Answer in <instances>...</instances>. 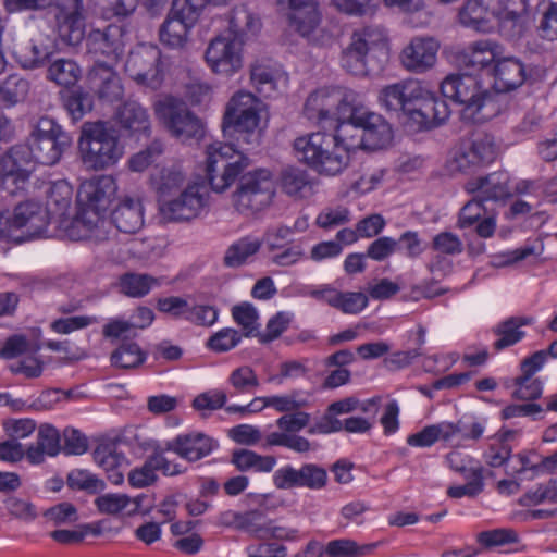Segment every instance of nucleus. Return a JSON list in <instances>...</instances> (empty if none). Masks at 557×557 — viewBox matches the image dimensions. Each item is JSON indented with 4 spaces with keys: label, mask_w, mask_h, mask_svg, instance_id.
Instances as JSON below:
<instances>
[{
    "label": "nucleus",
    "mask_w": 557,
    "mask_h": 557,
    "mask_svg": "<svg viewBox=\"0 0 557 557\" xmlns=\"http://www.w3.org/2000/svg\"><path fill=\"white\" fill-rule=\"evenodd\" d=\"M441 92L462 106L461 117L469 123L486 122L498 111L493 95L469 74L447 75L441 83Z\"/></svg>",
    "instance_id": "1"
},
{
    "label": "nucleus",
    "mask_w": 557,
    "mask_h": 557,
    "mask_svg": "<svg viewBox=\"0 0 557 557\" xmlns=\"http://www.w3.org/2000/svg\"><path fill=\"white\" fill-rule=\"evenodd\" d=\"M78 151L84 166L94 171L114 165L124 154L117 132L101 121L84 123Z\"/></svg>",
    "instance_id": "2"
},
{
    "label": "nucleus",
    "mask_w": 557,
    "mask_h": 557,
    "mask_svg": "<svg viewBox=\"0 0 557 557\" xmlns=\"http://www.w3.org/2000/svg\"><path fill=\"white\" fill-rule=\"evenodd\" d=\"M294 149L299 161L320 174L334 176L348 165V157L336 149L334 138L325 132L311 133L296 138Z\"/></svg>",
    "instance_id": "3"
},
{
    "label": "nucleus",
    "mask_w": 557,
    "mask_h": 557,
    "mask_svg": "<svg viewBox=\"0 0 557 557\" xmlns=\"http://www.w3.org/2000/svg\"><path fill=\"white\" fill-rule=\"evenodd\" d=\"M157 119L169 133L181 143L200 141L205 138L206 126L185 104L172 96H164L153 104Z\"/></svg>",
    "instance_id": "4"
},
{
    "label": "nucleus",
    "mask_w": 557,
    "mask_h": 557,
    "mask_svg": "<svg viewBox=\"0 0 557 557\" xmlns=\"http://www.w3.org/2000/svg\"><path fill=\"white\" fill-rule=\"evenodd\" d=\"M247 165V158L232 144L216 140L206 146V173L214 191L228 188Z\"/></svg>",
    "instance_id": "5"
},
{
    "label": "nucleus",
    "mask_w": 557,
    "mask_h": 557,
    "mask_svg": "<svg viewBox=\"0 0 557 557\" xmlns=\"http://www.w3.org/2000/svg\"><path fill=\"white\" fill-rule=\"evenodd\" d=\"M387 54V37L379 27H364L351 35L343 51L342 66L354 75H367L373 57Z\"/></svg>",
    "instance_id": "6"
},
{
    "label": "nucleus",
    "mask_w": 557,
    "mask_h": 557,
    "mask_svg": "<svg viewBox=\"0 0 557 557\" xmlns=\"http://www.w3.org/2000/svg\"><path fill=\"white\" fill-rule=\"evenodd\" d=\"M359 99L360 96L352 90L319 89L308 97L304 113L318 125L332 127L342 115H347L348 110H352L350 107L356 106Z\"/></svg>",
    "instance_id": "7"
},
{
    "label": "nucleus",
    "mask_w": 557,
    "mask_h": 557,
    "mask_svg": "<svg viewBox=\"0 0 557 557\" xmlns=\"http://www.w3.org/2000/svg\"><path fill=\"white\" fill-rule=\"evenodd\" d=\"M261 109L262 102L253 94L240 90L227 102L223 126L233 127L237 133L244 134L243 139L248 145H259Z\"/></svg>",
    "instance_id": "8"
},
{
    "label": "nucleus",
    "mask_w": 557,
    "mask_h": 557,
    "mask_svg": "<svg viewBox=\"0 0 557 557\" xmlns=\"http://www.w3.org/2000/svg\"><path fill=\"white\" fill-rule=\"evenodd\" d=\"M274 196V182L271 172L259 169L239 178L237 189L232 195L234 208L243 214H252L270 205Z\"/></svg>",
    "instance_id": "9"
},
{
    "label": "nucleus",
    "mask_w": 557,
    "mask_h": 557,
    "mask_svg": "<svg viewBox=\"0 0 557 557\" xmlns=\"http://www.w3.org/2000/svg\"><path fill=\"white\" fill-rule=\"evenodd\" d=\"M35 161L53 165L72 144V137L52 119L44 116L35 124L29 137Z\"/></svg>",
    "instance_id": "10"
},
{
    "label": "nucleus",
    "mask_w": 557,
    "mask_h": 557,
    "mask_svg": "<svg viewBox=\"0 0 557 557\" xmlns=\"http://www.w3.org/2000/svg\"><path fill=\"white\" fill-rule=\"evenodd\" d=\"M208 207L206 188L198 183H188L176 195L158 207L161 221L165 223L188 222L199 218Z\"/></svg>",
    "instance_id": "11"
},
{
    "label": "nucleus",
    "mask_w": 557,
    "mask_h": 557,
    "mask_svg": "<svg viewBox=\"0 0 557 557\" xmlns=\"http://www.w3.org/2000/svg\"><path fill=\"white\" fill-rule=\"evenodd\" d=\"M125 71L138 85L158 89L164 77L161 51L157 46L140 45L131 51Z\"/></svg>",
    "instance_id": "12"
},
{
    "label": "nucleus",
    "mask_w": 557,
    "mask_h": 557,
    "mask_svg": "<svg viewBox=\"0 0 557 557\" xmlns=\"http://www.w3.org/2000/svg\"><path fill=\"white\" fill-rule=\"evenodd\" d=\"M35 154L32 144L27 139L26 144H20L12 147L8 153L0 159V180L1 186L9 194L14 195L23 189L28 181L33 170Z\"/></svg>",
    "instance_id": "13"
},
{
    "label": "nucleus",
    "mask_w": 557,
    "mask_h": 557,
    "mask_svg": "<svg viewBox=\"0 0 557 557\" xmlns=\"http://www.w3.org/2000/svg\"><path fill=\"white\" fill-rule=\"evenodd\" d=\"M50 216L48 210L36 201H25L14 208L11 216L3 213L2 228L3 237L13 238L12 230H22V238L32 239L41 235L48 227Z\"/></svg>",
    "instance_id": "14"
},
{
    "label": "nucleus",
    "mask_w": 557,
    "mask_h": 557,
    "mask_svg": "<svg viewBox=\"0 0 557 557\" xmlns=\"http://www.w3.org/2000/svg\"><path fill=\"white\" fill-rule=\"evenodd\" d=\"M242 52L243 39L223 34L210 41L206 61L214 73L228 76L242 69Z\"/></svg>",
    "instance_id": "15"
},
{
    "label": "nucleus",
    "mask_w": 557,
    "mask_h": 557,
    "mask_svg": "<svg viewBox=\"0 0 557 557\" xmlns=\"http://www.w3.org/2000/svg\"><path fill=\"white\" fill-rule=\"evenodd\" d=\"M310 414L297 410L286 413L276 420V425L281 432H272L267 435L265 444L268 446H282L299 454L308 453L312 449V444L304 436L296 433L308 426Z\"/></svg>",
    "instance_id": "16"
},
{
    "label": "nucleus",
    "mask_w": 557,
    "mask_h": 557,
    "mask_svg": "<svg viewBox=\"0 0 557 557\" xmlns=\"http://www.w3.org/2000/svg\"><path fill=\"white\" fill-rule=\"evenodd\" d=\"M86 46L94 62L117 63L124 52V29L114 24L92 29L87 35Z\"/></svg>",
    "instance_id": "17"
},
{
    "label": "nucleus",
    "mask_w": 557,
    "mask_h": 557,
    "mask_svg": "<svg viewBox=\"0 0 557 557\" xmlns=\"http://www.w3.org/2000/svg\"><path fill=\"white\" fill-rule=\"evenodd\" d=\"M117 63L94 62L86 76V85L90 92L104 102L122 99L124 87L115 71Z\"/></svg>",
    "instance_id": "18"
},
{
    "label": "nucleus",
    "mask_w": 557,
    "mask_h": 557,
    "mask_svg": "<svg viewBox=\"0 0 557 557\" xmlns=\"http://www.w3.org/2000/svg\"><path fill=\"white\" fill-rule=\"evenodd\" d=\"M440 42L433 37H413L399 54L400 64L409 72L423 74L437 61Z\"/></svg>",
    "instance_id": "19"
},
{
    "label": "nucleus",
    "mask_w": 557,
    "mask_h": 557,
    "mask_svg": "<svg viewBox=\"0 0 557 557\" xmlns=\"http://www.w3.org/2000/svg\"><path fill=\"white\" fill-rule=\"evenodd\" d=\"M54 52L53 39L44 34H36L28 39H21L13 46V58L25 70L42 67Z\"/></svg>",
    "instance_id": "20"
},
{
    "label": "nucleus",
    "mask_w": 557,
    "mask_h": 557,
    "mask_svg": "<svg viewBox=\"0 0 557 557\" xmlns=\"http://www.w3.org/2000/svg\"><path fill=\"white\" fill-rule=\"evenodd\" d=\"M187 174L178 163L157 165L149 175V187L158 207L187 185Z\"/></svg>",
    "instance_id": "21"
},
{
    "label": "nucleus",
    "mask_w": 557,
    "mask_h": 557,
    "mask_svg": "<svg viewBox=\"0 0 557 557\" xmlns=\"http://www.w3.org/2000/svg\"><path fill=\"white\" fill-rule=\"evenodd\" d=\"M426 88L417 79H406L385 86L380 92V101L389 111H404L410 114Z\"/></svg>",
    "instance_id": "22"
},
{
    "label": "nucleus",
    "mask_w": 557,
    "mask_h": 557,
    "mask_svg": "<svg viewBox=\"0 0 557 557\" xmlns=\"http://www.w3.org/2000/svg\"><path fill=\"white\" fill-rule=\"evenodd\" d=\"M503 47L491 39H481L469 44L457 57L458 64L473 72L485 69L492 71L493 64L503 57Z\"/></svg>",
    "instance_id": "23"
},
{
    "label": "nucleus",
    "mask_w": 557,
    "mask_h": 557,
    "mask_svg": "<svg viewBox=\"0 0 557 557\" xmlns=\"http://www.w3.org/2000/svg\"><path fill=\"white\" fill-rule=\"evenodd\" d=\"M457 226L469 228L475 226V233L482 238H490L496 230V216L490 212L479 196L474 194L461 209L458 215Z\"/></svg>",
    "instance_id": "24"
},
{
    "label": "nucleus",
    "mask_w": 557,
    "mask_h": 557,
    "mask_svg": "<svg viewBox=\"0 0 557 557\" xmlns=\"http://www.w3.org/2000/svg\"><path fill=\"white\" fill-rule=\"evenodd\" d=\"M117 185L111 175H101L82 184L78 199L82 206L106 211L115 198Z\"/></svg>",
    "instance_id": "25"
},
{
    "label": "nucleus",
    "mask_w": 557,
    "mask_h": 557,
    "mask_svg": "<svg viewBox=\"0 0 557 557\" xmlns=\"http://www.w3.org/2000/svg\"><path fill=\"white\" fill-rule=\"evenodd\" d=\"M357 113L355 119L362 123L364 148L381 149L392 141L391 125L380 114L368 111L361 99Z\"/></svg>",
    "instance_id": "26"
},
{
    "label": "nucleus",
    "mask_w": 557,
    "mask_h": 557,
    "mask_svg": "<svg viewBox=\"0 0 557 557\" xmlns=\"http://www.w3.org/2000/svg\"><path fill=\"white\" fill-rule=\"evenodd\" d=\"M214 441L200 432L180 434L171 441H166V449L181 458L194 462L211 454Z\"/></svg>",
    "instance_id": "27"
},
{
    "label": "nucleus",
    "mask_w": 557,
    "mask_h": 557,
    "mask_svg": "<svg viewBox=\"0 0 557 557\" xmlns=\"http://www.w3.org/2000/svg\"><path fill=\"white\" fill-rule=\"evenodd\" d=\"M350 108L352 110H348L347 115H342L335 124L336 131L332 135L336 149L344 150L348 158L350 151L364 148L362 123L355 119L358 115L357 110L360 109V99Z\"/></svg>",
    "instance_id": "28"
},
{
    "label": "nucleus",
    "mask_w": 557,
    "mask_h": 557,
    "mask_svg": "<svg viewBox=\"0 0 557 557\" xmlns=\"http://www.w3.org/2000/svg\"><path fill=\"white\" fill-rule=\"evenodd\" d=\"M287 5L289 24L301 36L308 37L320 24L321 14L314 0H278Z\"/></svg>",
    "instance_id": "29"
},
{
    "label": "nucleus",
    "mask_w": 557,
    "mask_h": 557,
    "mask_svg": "<svg viewBox=\"0 0 557 557\" xmlns=\"http://www.w3.org/2000/svg\"><path fill=\"white\" fill-rule=\"evenodd\" d=\"M250 81L261 96L270 98L280 89L286 88L288 76L280 66L257 62L251 66Z\"/></svg>",
    "instance_id": "30"
},
{
    "label": "nucleus",
    "mask_w": 557,
    "mask_h": 557,
    "mask_svg": "<svg viewBox=\"0 0 557 557\" xmlns=\"http://www.w3.org/2000/svg\"><path fill=\"white\" fill-rule=\"evenodd\" d=\"M61 449L59 431L53 425L45 423L38 428L36 443L27 447L26 459L30 465H41L46 456L55 457Z\"/></svg>",
    "instance_id": "31"
},
{
    "label": "nucleus",
    "mask_w": 557,
    "mask_h": 557,
    "mask_svg": "<svg viewBox=\"0 0 557 557\" xmlns=\"http://www.w3.org/2000/svg\"><path fill=\"white\" fill-rule=\"evenodd\" d=\"M115 227L123 233L134 234L144 226V206L139 198L124 197L112 211Z\"/></svg>",
    "instance_id": "32"
},
{
    "label": "nucleus",
    "mask_w": 557,
    "mask_h": 557,
    "mask_svg": "<svg viewBox=\"0 0 557 557\" xmlns=\"http://www.w3.org/2000/svg\"><path fill=\"white\" fill-rule=\"evenodd\" d=\"M466 189L468 193L475 194L485 202L500 200L510 194L508 175L502 172L470 180Z\"/></svg>",
    "instance_id": "33"
},
{
    "label": "nucleus",
    "mask_w": 557,
    "mask_h": 557,
    "mask_svg": "<svg viewBox=\"0 0 557 557\" xmlns=\"http://www.w3.org/2000/svg\"><path fill=\"white\" fill-rule=\"evenodd\" d=\"M494 84L499 91H509L523 84L525 81V69L515 58H500L492 69Z\"/></svg>",
    "instance_id": "34"
},
{
    "label": "nucleus",
    "mask_w": 557,
    "mask_h": 557,
    "mask_svg": "<svg viewBox=\"0 0 557 557\" xmlns=\"http://www.w3.org/2000/svg\"><path fill=\"white\" fill-rule=\"evenodd\" d=\"M144 496L131 497L121 493H107L98 496L94 504L102 515L134 516L139 512Z\"/></svg>",
    "instance_id": "35"
},
{
    "label": "nucleus",
    "mask_w": 557,
    "mask_h": 557,
    "mask_svg": "<svg viewBox=\"0 0 557 557\" xmlns=\"http://www.w3.org/2000/svg\"><path fill=\"white\" fill-rule=\"evenodd\" d=\"M194 25L193 21H187L185 15L171 8L160 27V40L171 48H181L187 41L188 33Z\"/></svg>",
    "instance_id": "36"
},
{
    "label": "nucleus",
    "mask_w": 557,
    "mask_h": 557,
    "mask_svg": "<svg viewBox=\"0 0 557 557\" xmlns=\"http://www.w3.org/2000/svg\"><path fill=\"white\" fill-rule=\"evenodd\" d=\"M95 461L108 473V480L119 485L124 475L121 468L126 465V457L114 444H101L94 451Z\"/></svg>",
    "instance_id": "37"
},
{
    "label": "nucleus",
    "mask_w": 557,
    "mask_h": 557,
    "mask_svg": "<svg viewBox=\"0 0 557 557\" xmlns=\"http://www.w3.org/2000/svg\"><path fill=\"white\" fill-rule=\"evenodd\" d=\"M55 20L58 33L63 42L76 46L84 39L85 24L82 11L59 9Z\"/></svg>",
    "instance_id": "38"
},
{
    "label": "nucleus",
    "mask_w": 557,
    "mask_h": 557,
    "mask_svg": "<svg viewBox=\"0 0 557 557\" xmlns=\"http://www.w3.org/2000/svg\"><path fill=\"white\" fill-rule=\"evenodd\" d=\"M262 240L248 235L235 240L226 249L223 263L227 268H238L247 263L261 248Z\"/></svg>",
    "instance_id": "39"
},
{
    "label": "nucleus",
    "mask_w": 557,
    "mask_h": 557,
    "mask_svg": "<svg viewBox=\"0 0 557 557\" xmlns=\"http://www.w3.org/2000/svg\"><path fill=\"white\" fill-rule=\"evenodd\" d=\"M115 119L124 129L141 133L149 129L150 121L146 109L137 101H125L116 111Z\"/></svg>",
    "instance_id": "40"
},
{
    "label": "nucleus",
    "mask_w": 557,
    "mask_h": 557,
    "mask_svg": "<svg viewBox=\"0 0 557 557\" xmlns=\"http://www.w3.org/2000/svg\"><path fill=\"white\" fill-rule=\"evenodd\" d=\"M491 22L517 21L528 12L527 0H482Z\"/></svg>",
    "instance_id": "41"
},
{
    "label": "nucleus",
    "mask_w": 557,
    "mask_h": 557,
    "mask_svg": "<svg viewBox=\"0 0 557 557\" xmlns=\"http://www.w3.org/2000/svg\"><path fill=\"white\" fill-rule=\"evenodd\" d=\"M147 359V354L134 341L125 338L111 352V366L117 369H136L140 367Z\"/></svg>",
    "instance_id": "42"
},
{
    "label": "nucleus",
    "mask_w": 557,
    "mask_h": 557,
    "mask_svg": "<svg viewBox=\"0 0 557 557\" xmlns=\"http://www.w3.org/2000/svg\"><path fill=\"white\" fill-rule=\"evenodd\" d=\"M381 542L359 544L349 537L335 539L327 542V557H371L380 547Z\"/></svg>",
    "instance_id": "43"
},
{
    "label": "nucleus",
    "mask_w": 557,
    "mask_h": 557,
    "mask_svg": "<svg viewBox=\"0 0 557 557\" xmlns=\"http://www.w3.org/2000/svg\"><path fill=\"white\" fill-rule=\"evenodd\" d=\"M482 0H467L459 10V22L476 32H490L493 26Z\"/></svg>",
    "instance_id": "44"
},
{
    "label": "nucleus",
    "mask_w": 557,
    "mask_h": 557,
    "mask_svg": "<svg viewBox=\"0 0 557 557\" xmlns=\"http://www.w3.org/2000/svg\"><path fill=\"white\" fill-rule=\"evenodd\" d=\"M73 199V187L63 180L53 182L47 189V203L44 206L48 210L49 216L64 215L71 207Z\"/></svg>",
    "instance_id": "45"
},
{
    "label": "nucleus",
    "mask_w": 557,
    "mask_h": 557,
    "mask_svg": "<svg viewBox=\"0 0 557 557\" xmlns=\"http://www.w3.org/2000/svg\"><path fill=\"white\" fill-rule=\"evenodd\" d=\"M231 462L242 472H271L276 465L274 456H262L252 450L238 449L233 451Z\"/></svg>",
    "instance_id": "46"
},
{
    "label": "nucleus",
    "mask_w": 557,
    "mask_h": 557,
    "mask_svg": "<svg viewBox=\"0 0 557 557\" xmlns=\"http://www.w3.org/2000/svg\"><path fill=\"white\" fill-rule=\"evenodd\" d=\"M159 280L145 273H125L120 277V292L127 297L141 298L159 286Z\"/></svg>",
    "instance_id": "47"
},
{
    "label": "nucleus",
    "mask_w": 557,
    "mask_h": 557,
    "mask_svg": "<svg viewBox=\"0 0 557 557\" xmlns=\"http://www.w3.org/2000/svg\"><path fill=\"white\" fill-rule=\"evenodd\" d=\"M82 76V70L72 59H57L47 70V79L63 87L74 86Z\"/></svg>",
    "instance_id": "48"
},
{
    "label": "nucleus",
    "mask_w": 557,
    "mask_h": 557,
    "mask_svg": "<svg viewBox=\"0 0 557 557\" xmlns=\"http://www.w3.org/2000/svg\"><path fill=\"white\" fill-rule=\"evenodd\" d=\"M260 27V20L246 5L235 7L230 15L228 33L232 37L240 38L255 33Z\"/></svg>",
    "instance_id": "49"
},
{
    "label": "nucleus",
    "mask_w": 557,
    "mask_h": 557,
    "mask_svg": "<svg viewBox=\"0 0 557 557\" xmlns=\"http://www.w3.org/2000/svg\"><path fill=\"white\" fill-rule=\"evenodd\" d=\"M281 184L283 190L293 197L304 198L312 193V184L306 171L295 168L282 172Z\"/></svg>",
    "instance_id": "50"
},
{
    "label": "nucleus",
    "mask_w": 557,
    "mask_h": 557,
    "mask_svg": "<svg viewBox=\"0 0 557 557\" xmlns=\"http://www.w3.org/2000/svg\"><path fill=\"white\" fill-rule=\"evenodd\" d=\"M29 82L18 74L8 76L0 85V95L9 104L24 101L29 92Z\"/></svg>",
    "instance_id": "51"
},
{
    "label": "nucleus",
    "mask_w": 557,
    "mask_h": 557,
    "mask_svg": "<svg viewBox=\"0 0 557 557\" xmlns=\"http://www.w3.org/2000/svg\"><path fill=\"white\" fill-rule=\"evenodd\" d=\"M512 398L523 401L536 400L542 396L543 382L534 376L520 374L513 379Z\"/></svg>",
    "instance_id": "52"
},
{
    "label": "nucleus",
    "mask_w": 557,
    "mask_h": 557,
    "mask_svg": "<svg viewBox=\"0 0 557 557\" xmlns=\"http://www.w3.org/2000/svg\"><path fill=\"white\" fill-rule=\"evenodd\" d=\"M234 321L242 327L246 337L255 336L259 329V314L249 302H242L232 308Z\"/></svg>",
    "instance_id": "53"
},
{
    "label": "nucleus",
    "mask_w": 557,
    "mask_h": 557,
    "mask_svg": "<svg viewBox=\"0 0 557 557\" xmlns=\"http://www.w3.org/2000/svg\"><path fill=\"white\" fill-rule=\"evenodd\" d=\"M228 383L237 393H250L260 385L257 373L249 366L233 370L228 376Z\"/></svg>",
    "instance_id": "54"
},
{
    "label": "nucleus",
    "mask_w": 557,
    "mask_h": 557,
    "mask_svg": "<svg viewBox=\"0 0 557 557\" xmlns=\"http://www.w3.org/2000/svg\"><path fill=\"white\" fill-rule=\"evenodd\" d=\"M299 487L322 490L327 484V472L315 463H305L299 468Z\"/></svg>",
    "instance_id": "55"
},
{
    "label": "nucleus",
    "mask_w": 557,
    "mask_h": 557,
    "mask_svg": "<svg viewBox=\"0 0 557 557\" xmlns=\"http://www.w3.org/2000/svg\"><path fill=\"white\" fill-rule=\"evenodd\" d=\"M469 480L465 485L450 486L447 494L453 498H460L462 496H475L483 491V469L481 467L469 470L466 474Z\"/></svg>",
    "instance_id": "56"
},
{
    "label": "nucleus",
    "mask_w": 557,
    "mask_h": 557,
    "mask_svg": "<svg viewBox=\"0 0 557 557\" xmlns=\"http://www.w3.org/2000/svg\"><path fill=\"white\" fill-rule=\"evenodd\" d=\"M164 151V146L160 140H153L146 149L135 153L128 160V168L133 172L145 171L156 159Z\"/></svg>",
    "instance_id": "57"
},
{
    "label": "nucleus",
    "mask_w": 557,
    "mask_h": 557,
    "mask_svg": "<svg viewBox=\"0 0 557 557\" xmlns=\"http://www.w3.org/2000/svg\"><path fill=\"white\" fill-rule=\"evenodd\" d=\"M268 404L277 412L292 413L308 405L300 391H292L285 395L270 396Z\"/></svg>",
    "instance_id": "58"
},
{
    "label": "nucleus",
    "mask_w": 557,
    "mask_h": 557,
    "mask_svg": "<svg viewBox=\"0 0 557 557\" xmlns=\"http://www.w3.org/2000/svg\"><path fill=\"white\" fill-rule=\"evenodd\" d=\"M349 221V209L343 206H337L333 208H325L321 211L315 219V224L323 230H332L344 225Z\"/></svg>",
    "instance_id": "59"
},
{
    "label": "nucleus",
    "mask_w": 557,
    "mask_h": 557,
    "mask_svg": "<svg viewBox=\"0 0 557 557\" xmlns=\"http://www.w3.org/2000/svg\"><path fill=\"white\" fill-rule=\"evenodd\" d=\"M242 335L235 329L225 327L209 337L207 346L215 352H225L236 347Z\"/></svg>",
    "instance_id": "60"
},
{
    "label": "nucleus",
    "mask_w": 557,
    "mask_h": 557,
    "mask_svg": "<svg viewBox=\"0 0 557 557\" xmlns=\"http://www.w3.org/2000/svg\"><path fill=\"white\" fill-rule=\"evenodd\" d=\"M368 306V297L361 292H339L334 308L346 314H357Z\"/></svg>",
    "instance_id": "61"
},
{
    "label": "nucleus",
    "mask_w": 557,
    "mask_h": 557,
    "mask_svg": "<svg viewBox=\"0 0 557 557\" xmlns=\"http://www.w3.org/2000/svg\"><path fill=\"white\" fill-rule=\"evenodd\" d=\"M67 484L72 488L84 490L90 493L102 491L104 482L87 470H73L67 475Z\"/></svg>",
    "instance_id": "62"
},
{
    "label": "nucleus",
    "mask_w": 557,
    "mask_h": 557,
    "mask_svg": "<svg viewBox=\"0 0 557 557\" xmlns=\"http://www.w3.org/2000/svg\"><path fill=\"white\" fill-rule=\"evenodd\" d=\"M494 332L498 336V339L494 343L496 350H502L517 344L525 335L523 331L517 329L515 322H511L510 319L499 323Z\"/></svg>",
    "instance_id": "63"
},
{
    "label": "nucleus",
    "mask_w": 557,
    "mask_h": 557,
    "mask_svg": "<svg viewBox=\"0 0 557 557\" xmlns=\"http://www.w3.org/2000/svg\"><path fill=\"white\" fill-rule=\"evenodd\" d=\"M472 148L473 153L482 164H487L494 161L496 157V146L492 136L487 134H479L472 139L467 140Z\"/></svg>",
    "instance_id": "64"
}]
</instances>
